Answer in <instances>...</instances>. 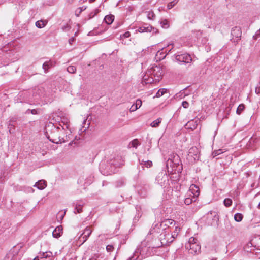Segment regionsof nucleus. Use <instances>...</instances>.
I'll return each instance as SVG.
<instances>
[{
	"label": "nucleus",
	"mask_w": 260,
	"mask_h": 260,
	"mask_svg": "<svg viewBox=\"0 0 260 260\" xmlns=\"http://www.w3.org/2000/svg\"><path fill=\"white\" fill-rule=\"evenodd\" d=\"M162 120V118H158L156 120L153 121L150 124V125L152 127H157L159 126V124L161 123Z\"/></svg>",
	"instance_id": "26"
},
{
	"label": "nucleus",
	"mask_w": 260,
	"mask_h": 260,
	"mask_svg": "<svg viewBox=\"0 0 260 260\" xmlns=\"http://www.w3.org/2000/svg\"><path fill=\"white\" fill-rule=\"evenodd\" d=\"M243 216L241 213H237L234 215V219L237 222H240L242 221Z\"/></svg>",
	"instance_id": "28"
},
{
	"label": "nucleus",
	"mask_w": 260,
	"mask_h": 260,
	"mask_svg": "<svg viewBox=\"0 0 260 260\" xmlns=\"http://www.w3.org/2000/svg\"><path fill=\"white\" fill-rule=\"evenodd\" d=\"M59 126L62 128V129L65 128L64 126L66 129H69L70 127L69 119L64 116L61 117L60 121H59Z\"/></svg>",
	"instance_id": "10"
},
{
	"label": "nucleus",
	"mask_w": 260,
	"mask_h": 260,
	"mask_svg": "<svg viewBox=\"0 0 260 260\" xmlns=\"http://www.w3.org/2000/svg\"><path fill=\"white\" fill-rule=\"evenodd\" d=\"M152 29H154V28L152 27L151 26L146 24L140 26L138 28V31L140 32H150Z\"/></svg>",
	"instance_id": "11"
},
{
	"label": "nucleus",
	"mask_w": 260,
	"mask_h": 260,
	"mask_svg": "<svg viewBox=\"0 0 260 260\" xmlns=\"http://www.w3.org/2000/svg\"><path fill=\"white\" fill-rule=\"evenodd\" d=\"M62 226H57L52 232L53 237L56 238L60 237L62 234Z\"/></svg>",
	"instance_id": "12"
},
{
	"label": "nucleus",
	"mask_w": 260,
	"mask_h": 260,
	"mask_svg": "<svg viewBox=\"0 0 260 260\" xmlns=\"http://www.w3.org/2000/svg\"><path fill=\"white\" fill-rule=\"evenodd\" d=\"M255 92L256 94H260V82H259L258 84L256 86Z\"/></svg>",
	"instance_id": "41"
},
{
	"label": "nucleus",
	"mask_w": 260,
	"mask_h": 260,
	"mask_svg": "<svg viewBox=\"0 0 260 260\" xmlns=\"http://www.w3.org/2000/svg\"><path fill=\"white\" fill-rule=\"evenodd\" d=\"M177 236V233L174 232V234H172V237L174 239L175 237Z\"/></svg>",
	"instance_id": "54"
},
{
	"label": "nucleus",
	"mask_w": 260,
	"mask_h": 260,
	"mask_svg": "<svg viewBox=\"0 0 260 260\" xmlns=\"http://www.w3.org/2000/svg\"><path fill=\"white\" fill-rule=\"evenodd\" d=\"M75 38L74 37H72L71 38L69 39V43L72 45L73 43L75 41Z\"/></svg>",
	"instance_id": "46"
},
{
	"label": "nucleus",
	"mask_w": 260,
	"mask_h": 260,
	"mask_svg": "<svg viewBox=\"0 0 260 260\" xmlns=\"http://www.w3.org/2000/svg\"><path fill=\"white\" fill-rule=\"evenodd\" d=\"M91 233H92V230L90 229V228L89 226H87L85 229L83 233H82V234L81 235L82 237L80 238V241H81L82 239H83L82 244L84 243L87 240V239L89 238V237L91 235Z\"/></svg>",
	"instance_id": "8"
},
{
	"label": "nucleus",
	"mask_w": 260,
	"mask_h": 260,
	"mask_svg": "<svg viewBox=\"0 0 260 260\" xmlns=\"http://www.w3.org/2000/svg\"><path fill=\"white\" fill-rule=\"evenodd\" d=\"M99 12V10L98 9H95L93 11L90 12L86 18L87 20H89L93 17H94Z\"/></svg>",
	"instance_id": "27"
},
{
	"label": "nucleus",
	"mask_w": 260,
	"mask_h": 260,
	"mask_svg": "<svg viewBox=\"0 0 260 260\" xmlns=\"http://www.w3.org/2000/svg\"><path fill=\"white\" fill-rule=\"evenodd\" d=\"M100 166H101V167H102V164H100Z\"/></svg>",
	"instance_id": "63"
},
{
	"label": "nucleus",
	"mask_w": 260,
	"mask_h": 260,
	"mask_svg": "<svg viewBox=\"0 0 260 260\" xmlns=\"http://www.w3.org/2000/svg\"><path fill=\"white\" fill-rule=\"evenodd\" d=\"M185 247L188 250L189 253L192 254H198L201 251V246L198 243L197 240L193 237L189 238Z\"/></svg>",
	"instance_id": "3"
},
{
	"label": "nucleus",
	"mask_w": 260,
	"mask_h": 260,
	"mask_svg": "<svg viewBox=\"0 0 260 260\" xmlns=\"http://www.w3.org/2000/svg\"><path fill=\"white\" fill-rule=\"evenodd\" d=\"M142 103V101L140 99H137L135 104H134L133 105H132L131 107L130 108V111L134 112L137 110L141 106Z\"/></svg>",
	"instance_id": "15"
},
{
	"label": "nucleus",
	"mask_w": 260,
	"mask_h": 260,
	"mask_svg": "<svg viewBox=\"0 0 260 260\" xmlns=\"http://www.w3.org/2000/svg\"><path fill=\"white\" fill-rule=\"evenodd\" d=\"M208 218H212L213 220L217 221L219 220L218 214L215 211H211L207 215Z\"/></svg>",
	"instance_id": "21"
},
{
	"label": "nucleus",
	"mask_w": 260,
	"mask_h": 260,
	"mask_svg": "<svg viewBox=\"0 0 260 260\" xmlns=\"http://www.w3.org/2000/svg\"><path fill=\"white\" fill-rule=\"evenodd\" d=\"M190 190L192 191V193L193 194L194 196H198L200 192L199 188L194 184L191 185L190 187Z\"/></svg>",
	"instance_id": "22"
},
{
	"label": "nucleus",
	"mask_w": 260,
	"mask_h": 260,
	"mask_svg": "<svg viewBox=\"0 0 260 260\" xmlns=\"http://www.w3.org/2000/svg\"><path fill=\"white\" fill-rule=\"evenodd\" d=\"M259 142V139L256 137H252L249 140V144L251 147H253Z\"/></svg>",
	"instance_id": "23"
},
{
	"label": "nucleus",
	"mask_w": 260,
	"mask_h": 260,
	"mask_svg": "<svg viewBox=\"0 0 260 260\" xmlns=\"http://www.w3.org/2000/svg\"><path fill=\"white\" fill-rule=\"evenodd\" d=\"M86 120H87L86 119H85V120H84V121H83V124H82L83 125L85 124V123H86Z\"/></svg>",
	"instance_id": "59"
},
{
	"label": "nucleus",
	"mask_w": 260,
	"mask_h": 260,
	"mask_svg": "<svg viewBox=\"0 0 260 260\" xmlns=\"http://www.w3.org/2000/svg\"><path fill=\"white\" fill-rule=\"evenodd\" d=\"M139 161L142 168H144V167L146 168H150L152 166V162L151 160L144 161V160H141L139 159Z\"/></svg>",
	"instance_id": "20"
},
{
	"label": "nucleus",
	"mask_w": 260,
	"mask_h": 260,
	"mask_svg": "<svg viewBox=\"0 0 260 260\" xmlns=\"http://www.w3.org/2000/svg\"><path fill=\"white\" fill-rule=\"evenodd\" d=\"M258 208L260 209V203H259V204L258 205V206H257Z\"/></svg>",
	"instance_id": "61"
},
{
	"label": "nucleus",
	"mask_w": 260,
	"mask_h": 260,
	"mask_svg": "<svg viewBox=\"0 0 260 260\" xmlns=\"http://www.w3.org/2000/svg\"><path fill=\"white\" fill-rule=\"evenodd\" d=\"M31 112V113L33 115L37 114H38V110L36 109H32L31 110H29Z\"/></svg>",
	"instance_id": "50"
},
{
	"label": "nucleus",
	"mask_w": 260,
	"mask_h": 260,
	"mask_svg": "<svg viewBox=\"0 0 260 260\" xmlns=\"http://www.w3.org/2000/svg\"><path fill=\"white\" fill-rule=\"evenodd\" d=\"M177 4V0H173V1L170 2L167 5V8L168 9H171Z\"/></svg>",
	"instance_id": "33"
},
{
	"label": "nucleus",
	"mask_w": 260,
	"mask_h": 260,
	"mask_svg": "<svg viewBox=\"0 0 260 260\" xmlns=\"http://www.w3.org/2000/svg\"><path fill=\"white\" fill-rule=\"evenodd\" d=\"M223 203L226 207H230L232 204V200L230 198H226L224 199Z\"/></svg>",
	"instance_id": "30"
},
{
	"label": "nucleus",
	"mask_w": 260,
	"mask_h": 260,
	"mask_svg": "<svg viewBox=\"0 0 260 260\" xmlns=\"http://www.w3.org/2000/svg\"><path fill=\"white\" fill-rule=\"evenodd\" d=\"M221 153H222L221 152V150H218L217 151H216L214 152V154L215 156L218 155L219 154H220Z\"/></svg>",
	"instance_id": "51"
},
{
	"label": "nucleus",
	"mask_w": 260,
	"mask_h": 260,
	"mask_svg": "<svg viewBox=\"0 0 260 260\" xmlns=\"http://www.w3.org/2000/svg\"><path fill=\"white\" fill-rule=\"evenodd\" d=\"M182 106L184 108H187L189 107V103L187 101H183Z\"/></svg>",
	"instance_id": "44"
},
{
	"label": "nucleus",
	"mask_w": 260,
	"mask_h": 260,
	"mask_svg": "<svg viewBox=\"0 0 260 260\" xmlns=\"http://www.w3.org/2000/svg\"><path fill=\"white\" fill-rule=\"evenodd\" d=\"M89 123H88V126H89ZM88 127H87V128H88Z\"/></svg>",
	"instance_id": "64"
},
{
	"label": "nucleus",
	"mask_w": 260,
	"mask_h": 260,
	"mask_svg": "<svg viewBox=\"0 0 260 260\" xmlns=\"http://www.w3.org/2000/svg\"><path fill=\"white\" fill-rule=\"evenodd\" d=\"M114 20V16L112 14L106 15L104 18V21L107 24H111Z\"/></svg>",
	"instance_id": "19"
},
{
	"label": "nucleus",
	"mask_w": 260,
	"mask_h": 260,
	"mask_svg": "<svg viewBox=\"0 0 260 260\" xmlns=\"http://www.w3.org/2000/svg\"><path fill=\"white\" fill-rule=\"evenodd\" d=\"M199 151L198 148L196 147H192L188 151V157L195 161L197 159L198 160L199 158Z\"/></svg>",
	"instance_id": "7"
},
{
	"label": "nucleus",
	"mask_w": 260,
	"mask_h": 260,
	"mask_svg": "<svg viewBox=\"0 0 260 260\" xmlns=\"http://www.w3.org/2000/svg\"><path fill=\"white\" fill-rule=\"evenodd\" d=\"M82 12H80V11L78 9V8H77L76 10H75V15L78 17L80 14Z\"/></svg>",
	"instance_id": "49"
},
{
	"label": "nucleus",
	"mask_w": 260,
	"mask_h": 260,
	"mask_svg": "<svg viewBox=\"0 0 260 260\" xmlns=\"http://www.w3.org/2000/svg\"><path fill=\"white\" fill-rule=\"evenodd\" d=\"M197 122H198L197 120V121L190 120V121H188L185 125L186 128L191 129V130L195 129L198 125Z\"/></svg>",
	"instance_id": "14"
},
{
	"label": "nucleus",
	"mask_w": 260,
	"mask_h": 260,
	"mask_svg": "<svg viewBox=\"0 0 260 260\" xmlns=\"http://www.w3.org/2000/svg\"><path fill=\"white\" fill-rule=\"evenodd\" d=\"M173 220L170 219H167L164 221L165 225H167L168 223L171 224L173 223Z\"/></svg>",
	"instance_id": "45"
},
{
	"label": "nucleus",
	"mask_w": 260,
	"mask_h": 260,
	"mask_svg": "<svg viewBox=\"0 0 260 260\" xmlns=\"http://www.w3.org/2000/svg\"><path fill=\"white\" fill-rule=\"evenodd\" d=\"M39 257H40L39 255V256H37V257H36L34 259V260H39Z\"/></svg>",
	"instance_id": "56"
},
{
	"label": "nucleus",
	"mask_w": 260,
	"mask_h": 260,
	"mask_svg": "<svg viewBox=\"0 0 260 260\" xmlns=\"http://www.w3.org/2000/svg\"><path fill=\"white\" fill-rule=\"evenodd\" d=\"M175 59L179 62L186 63H190L192 61L191 56L189 54L187 53L175 54Z\"/></svg>",
	"instance_id": "5"
},
{
	"label": "nucleus",
	"mask_w": 260,
	"mask_h": 260,
	"mask_svg": "<svg viewBox=\"0 0 260 260\" xmlns=\"http://www.w3.org/2000/svg\"><path fill=\"white\" fill-rule=\"evenodd\" d=\"M242 32L241 29L238 27H235L232 28L231 30V35L233 37H235L237 39L236 41H234V42H237L238 40L240 39L241 37Z\"/></svg>",
	"instance_id": "9"
},
{
	"label": "nucleus",
	"mask_w": 260,
	"mask_h": 260,
	"mask_svg": "<svg viewBox=\"0 0 260 260\" xmlns=\"http://www.w3.org/2000/svg\"><path fill=\"white\" fill-rule=\"evenodd\" d=\"M162 224H163V222H161L160 223H156V224L154 223L153 224V228L155 230L156 227L158 226V225H159L160 226H161Z\"/></svg>",
	"instance_id": "48"
},
{
	"label": "nucleus",
	"mask_w": 260,
	"mask_h": 260,
	"mask_svg": "<svg viewBox=\"0 0 260 260\" xmlns=\"http://www.w3.org/2000/svg\"><path fill=\"white\" fill-rule=\"evenodd\" d=\"M89 260H100L98 256H93L90 258Z\"/></svg>",
	"instance_id": "53"
},
{
	"label": "nucleus",
	"mask_w": 260,
	"mask_h": 260,
	"mask_svg": "<svg viewBox=\"0 0 260 260\" xmlns=\"http://www.w3.org/2000/svg\"><path fill=\"white\" fill-rule=\"evenodd\" d=\"M110 172H111L112 173H114L115 172V171H113L112 170H110Z\"/></svg>",
	"instance_id": "60"
},
{
	"label": "nucleus",
	"mask_w": 260,
	"mask_h": 260,
	"mask_svg": "<svg viewBox=\"0 0 260 260\" xmlns=\"http://www.w3.org/2000/svg\"><path fill=\"white\" fill-rule=\"evenodd\" d=\"M160 24L162 28H167L169 27V25L168 21L166 19H164L160 22Z\"/></svg>",
	"instance_id": "32"
},
{
	"label": "nucleus",
	"mask_w": 260,
	"mask_h": 260,
	"mask_svg": "<svg viewBox=\"0 0 260 260\" xmlns=\"http://www.w3.org/2000/svg\"><path fill=\"white\" fill-rule=\"evenodd\" d=\"M82 212V207L80 205H79L78 206L76 205V206L75 208L74 213H80Z\"/></svg>",
	"instance_id": "36"
},
{
	"label": "nucleus",
	"mask_w": 260,
	"mask_h": 260,
	"mask_svg": "<svg viewBox=\"0 0 260 260\" xmlns=\"http://www.w3.org/2000/svg\"><path fill=\"white\" fill-rule=\"evenodd\" d=\"M17 49L10 44L1 48V57L3 59H8L5 62L9 63V62H14L17 59Z\"/></svg>",
	"instance_id": "2"
},
{
	"label": "nucleus",
	"mask_w": 260,
	"mask_h": 260,
	"mask_svg": "<svg viewBox=\"0 0 260 260\" xmlns=\"http://www.w3.org/2000/svg\"><path fill=\"white\" fill-rule=\"evenodd\" d=\"M95 0H89V2L91 3H93L95 1Z\"/></svg>",
	"instance_id": "58"
},
{
	"label": "nucleus",
	"mask_w": 260,
	"mask_h": 260,
	"mask_svg": "<svg viewBox=\"0 0 260 260\" xmlns=\"http://www.w3.org/2000/svg\"><path fill=\"white\" fill-rule=\"evenodd\" d=\"M155 17L154 13L152 11L147 12V17L149 19L153 20Z\"/></svg>",
	"instance_id": "34"
},
{
	"label": "nucleus",
	"mask_w": 260,
	"mask_h": 260,
	"mask_svg": "<svg viewBox=\"0 0 260 260\" xmlns=\"http://www.w3.org/2000/svg\"><path fill=\"white\" fill-rule=\"evenodd\" d=\"M61 29L63 30V31H68L69 30H70V26L68 25V24H66L65 25L62 26V28Z\"/></svg>",
	"instance_id": "43"
},
{
	"label": "nucleus",
	"mask_w": 260,
	"mask_h": 260,
	"mask_svg": "<svg viewBox=\"0 0 260 260\" xmlns=\"http://www.w3.org/2000/svg\"><path fill=\"white\" fill-rule=\"evenodd\" d=\"M244 105L243 104H240L239 105L237 109L236 113L237 114L240 115L244 109Z\"/></svg>",
	"instance_id": "29"
},
{
	"label": "nucleus",
	"mask_w": 260,
	"mask_h": 260,
	"mask_svg": "<svg viewBox=\"0 0 260 260\" xmlns=\"http://www.w3.org/2000/svg\"><path fill=\"white\" fill-rule=\"evenodd\" d=\"M131 36V34L129 31H126L122 35H121L120 38L121 39H123V38H127Z\"/></svg>",
	"instance_id": "38"
},
{
	"label": "nucleus",
	"mask_w": 260,
	"mask_h": 260,
	"mask_svg": "<svg viewBox=\"0 0 260 260\" xmlns=\"http://www.w3.org/2000/svg\"><path fill=\"white\" fill-rule=\"evenodd\" d=\"M157 31H157V30H156L155 31V33L157 32Z\"/></svg>",
	"instance_id": "62"
},
{
	"label": "nucleus",
	"mask_w": 260,
	"mask_h": 260,
	"mask_svg": "<svg viewBox=\"0 0 260 260\" xmlns=\"http://www.w3.org/2000/svg\"><path fill=\"white\" fill-rule=\"evenodd\" d=\"M46 182L45 180H41L36 182L35 186L38 189L42 190L46 187Z\"/></svg>",
	"instance_id": "17"
},
{
	"label": "nucleus",
	"mask_w": 260,
	"mask_h": 260,
	"mask_svg": "<svg viewBox=\"0 0 260 260\" xmlns=\"http://www.w3.org/2000/svg\"><path fill=\"white\" fill-rule=\"evenodd\" d=\"M192 199L190 198H186L184 200V203L187 205H190L192 203Z\"/></svg>",
	"instance_id": "39"
},
{
	"label": "nucleus",
	"mask_w": 260,
	"mask_h": 260,
	"mask_svg": "<svg viewBox=\"0 0 260 260\" xmlns=\"http://www.w3.org/2000/svg\"><path fill=\"white\" fill-rule=\"evenodd\" d=\"M16 251H14V249L11 250L5 256L4 260H14L15 254H17Z\"/></svg>",
	"instance_id": "16"
},
{
	"label": "nucleus",
	"mask_w": 260,
	"mask_h": 260,
	"mask_svg": "<svg viewBox=\"0 0 260 260\" xmlns=\"http://www.w3.org/2000/svg\"><path fill=\"white\" fill-rule=\"evenodd\" d=\"M60 127H56L54 124L49 122L45 126V133L47 138L52 143H59L64 142L63 138H61L59 134Z\"/></svg>",
	"instance_id": "1"
},
{
	"label": "nucleus",
	"mask_w": 260,
	"mask_h": 260,
	"mask_svg": "<svg viewBox=\"0 0 260 260\" xmlns=\"http://www.w3.org/2000/svg\"><path fill=\"white\" fill-rule=\"evenodd\" d=\"M55 62L49 60L48 61H45L42 66L43 70L45 73H47L48 70L55 66Z\"/></svg>",
	"instance_id": "13"
},
{
	"label": "nucleus",
	"mask_w": 260,
	"mask_h": 260,
	"mask_svg": "<svg viewBox=\"0 0 260 260\" xmlns=\"http://www.w3.org/2000/svg\"><path fill=\"white\" fill-rule=\"evenodd\" d=\"M221 153H222L221 152V150H218L217 151H216L214 152V154L215 156L218 155L219 154H220Z\"/></svg>",
	"instance_id": "52"
},
{
	"label": "nucleus",
	"mask_w": 260,
	"mask_h": 260,
	"mask_svg": "<svg viewBox=\"0 0 260 260\" xmlns=\"http://www.w3.org/2000/svg\"><path fill=\"white\" fill-rule=\"evenodd\" d=\"M180 231V228H178L177 227H176L175 228V232L176 233H178V231Z\"/></svg>",
	"instance_id": "55"
},
{
	"label": "nucleus",
	"mask_w": 260,
	"mask_h": 260,
	"mask_svg": "<svg viewBox=\"0 0 260 260\" xmlns=\"http://www.w3.org/2000/svg\"><path fill=\"white\" fill-rule=\"evenodd\" d=\"M111 165H114L115 167L117 166V164H114L113 162H111Z\"/></svg>",
	"instance_id": "57"
},
{
	"label": "nucleus",
	"mask_w": 260,
	"mask_h": 260,
	"mask_svg": "<svg viewBox=\"0 0 260 260\" xmlns=\"http://www.w3.org/2000/svg\"><path fill=\"white\" fill-rule=\"evenodd\" d=\"M106 248L107 251L108 252H109V253L112 252L113 251L114 249V246L112 244H109V245H108L106 246Z\"/></svg>",
	"instance_id": "35"
},
{
	"label": "nucleus",
	"mask_w": 260,
	"mask_h": 260,
	"mask_svg": "<svg viewBox=\"0 0 260 260\" xmlns=\"http://www.w3.org/2000/svg\"><path fill=\"white\" fill-rule=\"evenodd\" d=\"M132 145L133 147H137V146L139 145L138 140L137 139L133 140L132 142Z\"/></svg>",
	"instance_id": "40"
},
{
	"label": "nucleus",
	"mask_w": 260,
	"mask_h": 260,
	"mask_svg": "<svg viewBox=\"0 0 260 260\" xmlns=\"http://www.w3.org/2000/svg\"><path fill=\"white\" fill-rule=\"evenodd\" d=\"M39 256L41 258H49L52 257V253L50 251L40 253Z\"/></svg>",
	"instance_id": "24"
},
{
	"label": "nucleus",
	"mask_w": 260,
	"mask_h": 260,
	"mask_svg": "<svg viewBox=\"0 0 260 260\" xmlns=\"http://www.w3.org/2000/svg\"><path fill=\"white\" fill-rule=\"evenodd\" d=\"M180 159L179 156L176 154L171 155L168 160L166 162V167L168 168L169 165L171 166L172 164L175 165H178L180 163Z\"/></svg>",
	"instance_id": "6"
},
{
	"label": "nucleus",
	"mask_w": 260,
	"mask_h": 260,
	"mask_svg": "<svg viewBox=\"0 0 260 260\" xmlns=\"http://www.w3.org/2000/svg\"><path fill=\"white\" fill-rule=\"evenodd\" d=\"M155 183L162 188L167 187L169 185V175L165 171L158 173L155 178Z\"/></svg>",
	"instance_id": "4"
},
{
	"label": "nucleus",
	"mask_w": 260,
	"mask_h": 260,
	"mask_svg": "<svg viewBox=\"0 0 260 260\" xmlns=\"http://www.w3.org/2000/svg\"><path fill=\"white\" fill-rule=\"evenodd\" d=\"M259 37H260V29L256 32L255 34L253 36V38H254V39L256 40Z\"/></svg>",
	"instance_id": "42"
},
{
	"label": "nucleus",
	"mask_w": 260,
	"mask_h": 260,
	"mask_svg": "<svg viewBox=\"0 0 260 260\" xmlns=\"http://www.w3.org/2000/svg\"><path fill=\"white\" fill-rule=\"evenodd\" d=\"M67 71L70 73H74L76 71V68L74 66H70L67 68Z\"/></svg>",
	"instance_id": "31"
},
{
	"label": "nucleus",
	"mask_w": 260,
	"mask_h": 260,
	"mask_svg": "<svg viewBox=\"0 0 260 260\" xmlns=\"http://www.w3.org/2000/svg\"><path fill=\"white\" fill-rule=\"evenodd\" d=\"M167 91V89L166 88H161L156 93L155 95L153 97L155 98H159L162 96Z\"/></svg>",
	"instance_id": "25"
},
{
	"label": "nucleus",
	"mask_w": 260,
	"mask_h": 260,
	"mask_svg": "<svg viewBox=\"0 0 260 260\" xmlns=\"http://www.w3.org/2000/svg\"><path fill=\"white\" fill-rule=\"evenodd\" d=\"M48 23L47 20H40L36 21L35 24L37 27L42 28L45 27Z\"/></svg>",
	"instance_id": "18"
},
{
	"label": "nucleus",
	"mask_w": 260,
	"mask_h": 260,
	"mask_svg": "<svg viewBox=\"0 0 260 260\" xmlns=\"http://www.w3.org/2000/svg\"><path fill=\"white\" fill-rule=\"evenodd\" d=\"M78 8L80 11V12H82L86 9L87 7L85 6H83L82 7H80Z\"/></svg>",
	"instance_id": "47"
},
{
	"label": "nucleus",
	"mask_w": 260,
	"mask_h": 260,
	"mask_svg": "<svg viewBox=\"0 0 260 260\" xmlns=\"http://www.w3.org/2000/svg\"><path fill=\"white\" fill-rule=\"evenodd\" d=\"M146 80H149L150 81H156V79H155V80H154L152 77H149L148 76H147V75H145L143 77V80L142 81H146Z\"/></svg>",
	"instance_id": "37"
}]
</instances>
